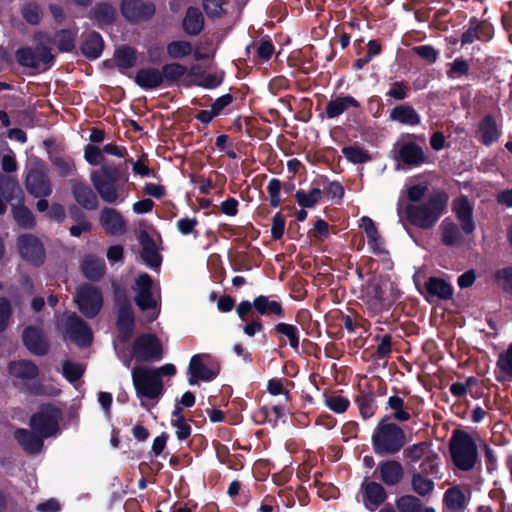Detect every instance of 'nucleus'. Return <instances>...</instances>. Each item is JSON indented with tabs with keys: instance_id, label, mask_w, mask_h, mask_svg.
<instances>
[{
	"instance_id": "1",
	"label": "nucleus",
	"mask_w": 512,
	"mask_h": 512,
	"mask_svg": "<svg viewBox=\"0 0 512 512\" xmlns=\"http://www.w3.org/2000/svg\"><path fill=\"white\" fill-rule=\"evenodd\" d=\"M90 181L100 196L109 204H117L127 197V177L114 165H102L100 169L93 170Z\"/></svg>"
},
{
	"instance_id": "2",
	"label": "nucleus",
	"mask_w": 512,
	"mask_h": 512,
	"mask_svg": "<svg viewBox=\"0 0 512 512\" xmlns=\"http://www.w3.org/2000/svg\"><path fill=\"white\" fill-rule=\"evenodd\" d=\"M448 196L443 192H435L420 203H411L406 206L407 220L421 229L432 228L447 207Z\"/></svg>"
},
{
	"instance_id": "3",
	"label": "nucleus",
	"mask_w": 512,
	"mask_h": 512,
	"mask_svg": "<svg viewBox=\"0 0 512 512\" xmlns=\"http://www.w3.org/2000/svg\"><path fill=\"white\" fill-rule=\"evenodd\" d=\"M372 446L378 455H393L405 445V434L395 423L380 421L372 434Z\"/></svg>"
},
{
	"instance_id": "4",
	"label": "nucleus",
	"mask_w": 512,
	"mask_h": 512,
	"mask_svg": "<svg viewBox=\"0 0 512 512\" xmlns=\"http://www.w3.org/2000/svg\"><path fill=\"white\" fill-rule=\"evenodd\" d=\"M449 446L453 463L458 469L469 471L474 468L478 452L476 442L470 434L462 430H455Z\"/></svg>"
},
{
	"instance_id": "5",
	"label": "nucleus",
	"mask_w": 512,
	"mask_h": 512,
	"mask_svg": "<svg viewBox=\"0 0 512 512\" xmlns=\"http://www.w3.org/2000/svg\"><path fill=\"white\" fill-rule=\"evenodd\" d=\"M135 292V303L142 310L147 311L148 321H153L158 317V302L160 291L157 284L154 283L150 275L144 273L139 275L133 286Z\"/></svg>"
},
{
	"instance_id": "6",
	"label": "nucleus",
	"mask_w": 512,
	"mask_h": 512,
	"mask_svg": "<svg viewBox=\"0 0 512 512\" xmlns=\"http://www.w3.org/2000/svg\"><path fill=\"white\" fill-rule=\"evenodd\" d=\"M133 385L141 398L157 399L163 393L162 380L157 377L154 369L135 367L132 370Z\"/></svg>"
},
{
	"instance_id": "7",
	"label": "nucleus",
	"mask_w": 512,
	"mask_h": 512,
	"mask_svg": "<svg viewBox=\"0 0 512 512\" xmlns=\"http://www.w3.org/2000/svg\"><path fill=\"white\" fill-rule=\"evenodd\" d=\"M65 340L74 342L78 346H88L92 342V332L89 326L76 314L65 313L60 324Z\"/></svg>"
},
{
	"instance_id": "8",
	"label": "nucleus",
	"mask_w": 512,
	"mask_h": 512,
	"mask_svg": "<svg viewBox=\"0 0 512 512\" xmlns=\"http://www.w3.org/2000/svg\"><path fill=\"white\" fill-rule=\"evenodd\" d=\"M74 302L86 318H94L102 308L103 298L97 287L85 284L77 289Z\"/></svg>"
},
{
	"instance_id": "9",
	"label": "nucleus",
	"mask_w": 512,
	"mask_h": 512,
	"mask_svg": "<svg viewBox=\"0 0 512 512\" xmlns=\"http://www.w3.org/2000/svg\"><path fill=\"white\" fill-rule=\"evenodd\" d=\"M59 410L51 405H44L30 419L33 431L43 438L52 436L58 429Z\"/></svg>"
},
{
	"instance_id": "10",
	"label": "nucleus",
	"mask_w": 512,
	"mask_h": 512,
	"mask_svg": "<svg viewBox=\"0 0 512 512\" xmlns=\"http://www.w3.org/2000/svg\"><path fill=\"white\" fill-rule=\"evenodd\" d=\"M27 191L36 198L48 197L52 193V186L46 167L42 163L33 165L26 176Z\"/></svg>"
},
{
	"instance_id": "11",
	"label": "nucleus",
	"mask_w": 512,
	"mask_h": 512,
	"mask_svg": "<svg viewBox=\"0 0 512 512\" xmlns=\"http://www.w3.org/2000/svg\"><path fill=\"white\" fill-rule=\"evenodd\" d=\"M190 385H195L199 380L210 381L218 374V368L213 365L212 358L208 354L194 355L188 366Z\"/></svg>"
},
{
	"instance_id": "12",
	"label": "nucleus",
	"mask_w": 512,
	"mask_h": 512,
	"mask_svg": "<svg viewBox=\"0 0 512 512\" xmlns=\"http://www.w3.org/2000/svg\"><path fill=\"white\" fill-rule=\"evenodd\" d=\"M16 58L18 63L22 66L38 70H46L53 61V55L50 50L44 46H38L36 49H19L16 52Z\"/></svg>"
},
{
	"instance_id": "13",
	"label": "nucleus",
	"mask_w": 512,
	"mask_h": 512,
	"mask_svg": "<svg viewBox=\"0 0 512 512\" xmlns=\"http://www.w3.org/2000/svg\"><path fill=\"white\" fill-rule=\"evenodd\" d=\"M394 159L409 167H418L427 161L424 149L411 141L398 142L394 145Z\"/></svg>"
},
{
	"instance_id": "14",
	"label": "nucleus",
	"mask_w": 512,
	"mask_h": 512,
	"mask_svg": "<svg viewBox=\"0 0 512 512\" xmlns=\"http://www.w3.org/2000/svg\"><path fill=\"white\" fill-rule=\"evenodd\" d=\"M133 354L139 361L159 360L162 357V346L156 336L142 335L134 342Z\"/></svg>"
},
{
	"instance_id": "15",
	"label": "nucleus",
	"mask_w": 512,
	"mask_h": 512,
	"mask_svg": "<svg viewBox=\"0 0 512 512\" xmlns=\"http://www.w3.org/2000/svg\"><path fill=\"white\" fill-rule=\"evenodd\" d=\"M18 249L21 256L34 265L44 262L45 250L40 240L33 235H21L18 238Z\"/></svg>"
},
{
	"instance_id": "16",
	"label": "nucleus",
	"mask_w": 512,
	"mask_h": 512,
	"mask_svg": "<svg viewBox=\"0 0 512 512\" xmlns=\"http://www.w3.org/2000/svg\"><path fill=\"white\" fill-rule=\"evenodd\" d=\"M362 299L373 314L378 313L384 306L382 281L376 277L369 279L362 290Z\"/></svg>"
},
{
	"instance_id": "17",
	"label": "nucleus",
	"mask_w": 512,
	"mask_h": 512,
	"mask_svg": "<svg viewBox=\"0 0 512 512\" xmlns=\"http://www.w3.org/2000/svg\"><path fill=\"white\" fill-rule=\"evenodd\" d=\"M99 221L105 232L110 235H123L127 230L124 217L114 208H103L100 212Z\"/></svg>"
},
{
	"instance_id": "18",
	"label": "nucleus",
	"mask_w": 512,
	"mask_h": 512,
	"mask_svg": "<svg viewBox=\"0 0 512 512\" xmlns=\"http://www.w3.org/2000/svg\"><path fill=\"white\" fill-rule=\"evenodd\" d=\"M124 17L130 21L150 18L154 12V5L142 0H123L121 5Z\"/></svg>"
},
{
	"instance_id": "19",
	"label": "nucleus",
	"mask_w": 512,
	"mask_h": 512,
	"mask_svg": "<svg viewBox=\"0 0 512 512\" xmlns=\"http://www.w3.org/2000/svg\"><path fill=\"white\" fill-rule=\"evenodd\" d=\"M493 36L492 27L484 22L479 21L477 18H472L469 21L468 29L462 34V45L471 44L476 40L487 41Z\"/></svg>"
},
{
	"instance_id": "20",
	"label": "nucleus",
	"mask_w": 512,
	"mask_h": 512,
	"mask_svg": "<svg viewBox=\"0 0 512 512\" xmlns=\"http://www.w3.org/2000/svg\"><path fill=\"white\" fill-rule=\"evenodd\" d=\"M375 473H379V478L384 484L394 486L402 480L404 470L398 461L387 460L378 464Z\"/></svg>"
},
{
	"instance_id": "21",
	"label": "nucleus",
	"mask_w": 512,
	"mask_h": 512,
	"mask_svg": "<svg viewBox=\"0 0 512 512\" xmlns=\"http://www.w3.org/2000/svg\"><path fill=\"white\" fill-rule=\"evenodd\" d=\"M71 189L75 201L80 206L87 210H95L98 207L97 195L87 184L73 181Z\"/></svg>"
},
{
	"instance_id": "22",
	"label": "nucleus",
	"mask_w": 512,
	"mask_h": 512,
	"mask_svg": "<svg viewBox=\"0 0 512 512\" xmlns=\"http://www.w3.org/2000/svg\"><path fill=\"white\" fill-rule=\"evenodd\" d=\"M364 505L370 511H375L387 498L383 486L377 482H367L363 484Z\"/></svg>"
},
{
	"instance_id": "23",
	"label": "nucleus",
	"mask_w": 512,
	"mask_h": 512,
	"mask_svg": "<svg viewBox=\"0 0 512 512\" xmlns=\"http://www.w3.org/2000/svg\"><path fill=\"white\" fill-rule=\"evenodd\" d=\"M14 437L29 454H37L43 447V437L35 431L20 428L14 432Z\"/></svg>"
},
{
	"instance_id": "24",
	"label": "nucleus",
	"mask_w": 512,
	"mask_h": 512,
	"mask_svg": "<svg viewBox=\"0 0 512 512\" xmlns=\"http://www.w3.org/2000/svg\"><path fill=\"white\" fill-rule=\"evenodd\" d=\"M472 210V206L466 197H459L453 202V211L461 222L462 230L467 234L472 233L475 229Z\"/></svg>"
},
{
	"instance_id": "25",
	"label": "nucleus",
	"mask_w": 512,
	"mask_h": 512,
	"mask_svg": "<svg viewBox=\"0 0 512 512\" xmlns=\"http://www.w3.org/2000/svg\"><path fill=\"white\" fill-rule=\"evenodd\" d=\"M25 346L36 355H44L48 351V343L40 330L27 327L23 332Z\"/></svg>"
},
{
	"instance_id": "26",
	"label": "nucleus",
	"mask_w": 512,
	"mask_h": 512,
	"mask_svg": "<svg viewBox=\"0 0 512 512\" xmlns=\"http://www.w3.org/2000/svg\"><path fill=\"white\" fill-rule=\"evenodd\" d=\"M138 239L142 247L143 261L150 267H158L161 259L154 240L146 231H141Z\"/></svg>"
},
{
	"instance_id": "27",
	"label": "nucleus",
	"mask_w": 512,
	"mask_h": 512,
	"mask_svg": "<svg viewBox=\"0 0 512 512\" xmlns=\"http://www.w3.org/2000/svg\"><path fill=\"white\" fill-rule=\"evenodd\" d=\"M80 267L84 276L92 281H97L102 278L106 270L104 261L93 255L85 256Z\"/></svg>"
},
{
	"instance_id": "28",
	"label": "nucleus",
	"mask_w": 512,
	"mask_h": 512,
	"mask_svg": "<svg viewBox=\"0 0 512 512\" xmlns=\"http://www.w3.org/2000/svg\"><path fill=\"white\" fill-rule=\"evenodd\" d=\"M9 374L20 380H31L38 376V367L29 360L14 361L9 364Z\"/></svg>"
},
{
	"instance_id": "29",
	"label": "nucleus",
	"mask_w": 512,
	"mask_h": 512,
	"mask_svg": "<svg viewBox=\"0 0 512 512\" xmlns=\"http://www.w3.org/2000/svg\"><path fill=\"white\" fill-rule=\"evenodd\" d=\"M390 118L404 125L415 126L421 122L418 112L410 105H398L392 109Z\"/></svg>"
},
{
	"instance_id": "30",
	"label": "nucleus",
	"mask_w": 512,
	"mask_h": 512,
	"mask_svg": "<svg viewBox=\"0 0 512 512\" xmlns=\"http://www.w3.org/2000/svg\"><path fill=\"white\" fill-rule=\"evenodd\" d=\"M135 82L144 89H153L163 83V75L159 69L145 68L137 72Z\"/></svg>"
},
{
	"instance_id": "31",
	"label": "nucleus",
	"mask_w": 512,
	"mask_h": 512,
	"mask_svg": "<svg viewBox=\"0 0 512 512\" xmlns=\"http://www.w3.org/2000/svg\"><path fill=\"white\" fill-rule=\"evenodd\" d=\"M359 102L352 96H340L331 100L326 106L328 118H335L347 111L350 107L358 108Z\"/></svg>"
},
{
	"instance_id": "32",
	"label": "nucleus",
	"mask_w": 512,
	"mask_h": 512,
	"mask_svg": "<svg viewBox=\"0 0 512 512\" xmlns=\"http://www.w3.org/2000/svg\"><path fill=\"white\" fill-rule=\"evenodd\" d=\"M81 50L83 54L90 59L98 58L103 50V40L101 36L96 32L88 33L84 37Z\"/></svg>"
},
{
	"instance_id": "33",
	"label": "nucleus",
	"mask_w": 512,
	"mask_h": 512,
	"mask_svg": "<svg viewBox=\"0 0 512 512\" xmlns=\"http://www.w3.org/2000/svg\"><path fill=\"white\" fill-rule=\"evenodd\" d=\"M480 139L485 145H490L497 141L500 132L496 121L492 116H486L479 124Z\"/></svg>"
},
{
	"instance_id": "34",
	"label": "nucleus",
	"mask_w": 512,
	"mask_h": 512,
	"mask_svg": "<svg viewBox=\"0 0 512 512\" xmlns=\"http://www.w3.org/2000/svg\"><path fill=\"white\" fill-rule=\"evenodd\" d=\"M433 452H435V451L433 450L431 443L420 442V443H416L411 446H408L404 450L403 455L410 462L416 463V462H422L428 456H430Z\"/></svg>"
},
{
	"instance_id": "35",
	"label": "nucleus",
	"mask_w": 512,
	"mask_h": 512,
	"mask_svg": "<svg viewBox=\"0 0 512 512\" xmlns=\"http://www.w3.org/2000/svg\"><path fill=\"white\" fill-rule=\"evenodd\" d=\"M254 308L261 315H277L283 317V308L280 302L270 300L266 296H258L253 302Z\"/></svg>"
},
{
	"instance_id": "36",
	"label": "nucleus",
	"mask_w": 512,
	"mask_h": 512,
	"mask_svg": "<svg viewBox=\"0 0 512 512\" xmlns=\"http://www.w3.org/2000/svg\"><path fill=\"white\" fill-rule=\"evenodd\" d=\"M425 287L430 295L437 296L441 299H449L453 294L452 286L445 280L437 277L429 278L425 283Z\"/></svg>"
},
{
	"instance_id": "37",
	"label": "nucleus",
	"mask_w": 512,
	"mask_h": 512,
	"mask_svg": "<svg viewBox=\"0 0 512 512\" xmlns=\"http://www.w3.org/2000/svg\"><path fill=\"white\" fill-rule=\"evenodd\" d=\"M183 27L188 34H199L203 28L202 13L196 8H189L183 20Z\"/></svg>"
},
{
	"instance_id": "38",
	"label": "nucleus",
	"mask_w": 512,
	"mask_h": 512,
	"mask_svg": "<svg viewBox=\"0 0 512 512\" xmlns=\"http://www.w3.org/2000/svg\"><path fill=\"white\" fill-rule=\"evenodd\" d=\"M360 227L365 231L368 238V245L372 251H379L382 242L374 221L368 216H363L361 218Z\"/></svg>"
},
{
	"instance_id": "39",
	"label": "nucleus",
	"mask_w": 512,
	"mask_h": 512,
	"mask_svg": "<svg viewBox=\"0 0 512 512\" xmlns=\"http://www.w3.org/2000/svg\"><path fill=\"white\" fill-rule=\"evenodd\" d=\"M411 486L416 494L425 497L433 492L435 484L428 476L414 472L411 476Z\"/></svg>"
},
{
	"instance_id": "40",
	"label": "nucleus",
	"mask_w": 512,
	"mask_h": 512,
	"mask_svg": "<svg viewBox=\"0 0 512 512\" xmlns=\"http://www.w3.org/2000/svg\"><path fill=\"white\" fill-rule=\"evenodd\" d=\"M442 242L445 245L453 246L462 243V235L455 223L445 219L441 224Z\"/></svg>"
},
{
	"instance_id": "41",
	"label": "nucleus",
	"mask_w": 512,
	"mask_h": 512,
	"mask_svg": "<svg viewBox=\"0 0 512 512\" xmlns=\"http://www.w3.org/2000/svg\"><path fill=\"white\" fill-rule=\"evenodd\" d=\"M50 161L61 177H68L76 170L74 160L70 156L55 154L51 155Z\"/></svg>"
},
{
	"instance_id": "42",
	"label": "nucleus",
	"mask_w": 512,
	"mask_h": 512,
	"mask_svg": "<svg viewBox=\"0 0 512 512\" xmlns=\"http://www.w3.org/2000/svg\"><path fill=\"white\" fill-rule=\"evenodd\" d=\"M134 315L131 306L124 305L119 309L117 327L125 335L132 332Z\"/></svg>"
},
{
	"instance_id": "43",
	"label": "nucleus",
	"mask_w": 512,
	"mask_h": 512,
	"mask_svg": "<svg viewBox=\"0 0 512 512\" xmlns=\"http://www.w3.org/2000/svg\"><path fill=\"white\" fill-rule=\"evenodd\" d=\"M322 191L319 188H313L309 192L298 190L295 194L297 203L303 208L314 207L321 199Z\"/></svg>"
},
{
	"instance_id": "44",
	"label": "nucleus",
	"mask_w": 512,
	"mask_h": 512,
	"mask_svg": "<svg viewBox=\"0 0 512 512\" xmlns=\"http://www.w3.org/2000/svg\"><path fill=\"white\" fill-rule=\"evenodd\" d=\"M192 52V44L188 41H172L167 45V53L172 59H182Z\"/></svg>"
},
{
	"instance_id": "45",
	"label": "nucleus",
	"mask_w": 512,
	"mask_h": 512,
	"mask_svg": "<svg viewBox=\"0 0 512 512\" xmlns=\"http://www.w3.org/2000/svg\"><path fill=\"white\" fill-rule=\"evenodd\" d=\"M444 502L451 510L462 509L465 505V496L458 487L448 489L444 494Z\"/></svg>"
},
{
	"instance_id": "46",
	"label": "nucleus",
	"mask_w": 512,
	"mask_h": 512,
	"mask_svg": "<svg viewBox=\"0 0 512 512\" xmlns=\"http://www.w3.org/2000/svg\"><path fill=\"white\" fill-rule=\"evenodd\" d=\"M399 512H422L423 505L420 499L413 495H404L396 500Z\"/></svg>"
},
{
	"instance_id": "47",
	"label": "nucleus",
	"mask_w": 512,
	"mask_h": 512,
	"mask_svg": "<svg viewBox=\"0 0 512 512\" xmlns=\"http://www.w3.org/2000/svg\"><path fill=\"white\" fill-rule=\"evenodd\" d=\"M275 331L288 338L290 346L297 350L299 347V330L296 326L287 323L275 325Z\"/></svg>"
},
{
	"instance_id": "48",
	"label": "nucleus",
	"mask_w": 512,
	"mask_h": 512,
	"mask_svg": "<svg viewBox=\"0 0 512 512\" xmlns=\"http://www.w3.org/2000/svg\"><path fill=\"white\" fill-rule=\"evenodd\" d=\"M439 464L440 458L436 452H433L430 456H428L425 460L421 462L420 471H418L417 473L438 478Z\"/></svg>"
},
{
	"instance_id": "49",
	"label": "nucleus",
	"mask_w": 512,
	"mask_h": 512,
	"mask_svg": "<svg viewBox=\"0 0 512 512\" xmlns=\"http://www.w3.org/2000/svg\"><path fill=\"white\" fill-rule=\"evenodd\" d=\"M13 216L18 225L23 228H32L35 224V220L32 212L23 205L13 206Z\"/></svg>"
},
{
	"instance_id": "50",
	"label": "nucleus",
	"mask_w": 512,
	"mask_h": 512,
	"mask_svg": "<svg viewBox=\"0 0 512 512\" xmlns=\"http://www.w3.org/2000/svg\"><path fill=\"white\" fill-rule=\"evenodd\" d=\"M115 61L120 68H130L135 64V51L130 47H121L115 52Z\"/></svg>"
},
{
	"instance_id": "51",
	"label": "nucleus",
	"mask_w": 512,
	"mask_h": 512,
	"mask_svg": "<svg viewBox=\"0 0 512 512\" xmlns=\"http://www.w3.org/2000/svg\"><path fill=\"white\" fill-rule=\"evenodd\" d=\"M388 406L393 410V418L400 422L410 419V414L404 409V400L399 396H391L388 399Z\"/></svg>"
},
{
	"instance_id": "52",
	"label": "nucleus",
	"mask_w": 512,
	"mask_h": 512,
	"mask_svg": "<svg viewBox=\"0 0 512 512\" xmlns=\"http://www.w3.org/2000/svg\"><path fill=\"white\" fill-rule=\"evenodd\" d=\"M163 75V81H177L185 75L187 68L179 63L166 64L160 70Z\"/></svg>"
},
{
	"instance_id": "53",
	"label": "nucleus",
	"mask_w": 512,
	"mask_h": 512,
	"mask_svg": "<svg viewBox=\"0 0 512 512\" xmlns=\"http://www.w3.org/2000/svg\"><path fill=\"white\" fill-rule=\"evenodd\" d=\"M342 153L350 162L355 164L365 163L370 160L369 154L357 146L344 147Z\"/></svg>"
},
{
	"instance_id": "54",
	"label": "nucleus",
	"mask_w": 512,
	"mask_h": 512,
	"mask_svg": "<svg viewBox=\"0 0 512 512\" xmlns=\"http://www.w3.org/2000/svg\"><path fill=\"white\" fill-rule=\"evenodd\" d=\"M54 42L60 51H71L74 48V35L68 30H62L55 35Z\"/></svg>"
},
{
	"instance_id": "55",
	"label": "nucleus",
	"mask_w": 512,
	"mask_h": 512,
	"mask_svg": "<svg viewBox=\"0 0 512 512\" xmlns=\"http://www.w3.org/2000/svg\"><path fill=\"white\" fill-rule=\"evenodd\" d=\"M84 158L93 166L105 165L103 151L98 146L88 144L84 149Z\"/></svg>"
},
{
	"instance_id": "56",
	"label": "nucleus",
	"mask_w": 512,
	"mask_h": 512,
	"mask_svg": "<svg viewBox=\"0 0 512 512\" xmlns=\"http://www.w3.org/2000/svg\"><path fill=\"white\" fill-rule=\"evenodd\" d=\"M115 9L108 4H100L95 8L94 17L99 24H109L113 21Z\"/></svg>"
},
{
	"instance_id": "57",
	"label": "nucleus",
	"mask_w": 512,
	"mask_h": 512,
	"mask_svg": "<svg viewBox=\"0 0 512 512\" xmlns=\"http://www.w3.org/2000/svg\"><path fill=\"white\" fill-rule=\"evenodd\" d=\"M84 368L81 364L65 361L63 364V375L69 382H75L81 378Z\"/></svg>"
},
{
	"instance_id": "58",
	"label": "nucleus",
	"mask_w": 512,
	"mask_h": 512,
	"mask_svg": "<svg viewBox=\"0 0 512 512\" xmlns=\"http://www.w3.org/2000/svg\"><path fill=\"white\" fill-rule=\"evenodd\" d=\"M349 404V400L340 395H331L325 399V405L335 413L345 412Z\"/></svg>"
},
{
	"instance_id": "59",
	"label": "nucleus",
	"mask_w": 512,
	"mask_h": 512,
	"mask_svg": "<svg viewBox=\"0 0 512 512\" xmlns=\"http://www.w3.org/2000/svg\"><path fill=\"white\" fill-rule=\"evenodd\" d=\"M12 317L11 302L5 298H0V332L4 331L10 324Z\"/></svg>"
},
{
	"instance_id": "60",
	"label": "nucleus",
	"mask_w": 512,
	"mask_h": 512,
	"mask_svg": "<svg viewBox=\"0 0 512 512\" xmlns=\"http://www.w3.org/2000/svg\"><path fill=\"white\" fill-rule=\"evenodd\" d=\"M282 183L276 178H272L267 185V192L269 194V202L273 208H276L281 203L280 191Z\"/></svg>"
},
{
	"instance_id": "61",
	"label": "nucleus",
	"mask_w": 512,
	"mask_h": 512,
	"mask_svg": "<svg viewBox=\"0 0 512 512\" xmlns=\"http://www.w3.org/2000/svg\"><path fill=\"white\" fill-rule=\"evenodd\" d=\"M363 418H370L374 414V397L372 394H364L356 400Z\"/></svg>"
},
{
	"instance_id": "62",
	"label": "nucleus",
	"mask_w": 512,
	"mask_h": 512,
	"mask_svg": "<svg viewBox=\"0 0 512 512\" xmlns=\"http://www.w3.org/2000/svg\"><path fill=\"white\" fill-rule=\"evenodd\" d=\"M497 366L504 374L512 377V343L505 352L499 355Z\"/></svg>"
},
{
	"instance_id": "63",
	"label": "nucleus",
	"mask_w": 512,
	"mask_h": 512,
	"mask_svg": "<svg viewBox=\"0 0 512 512\" xmlns=\"http://www.w3.org/2000/svg\"><path fill=\"white\" fill-rule=\"evenodd\" d=\"M469 71V65L466 60L462 58L455 59L450 64V69L447 74L450 78H456L462 75H466Z\"/></svg>"
},
{
	"instance_id": "64",
	"label": "nucleus",
	"mask_w": 512,
	"mask_h": 512,
	"mask_svg": "<svg viewBox=\"0 0 512 512\" xmlns=\"http://www.w3.org/2000/svg\"><path fill=\"white\" fill-rule=\"evenodd\" d=\"M23 17L30 24H38L41 18V10L38 5L29 3L22 10Z\"/></svg>"
}]
</instances>
